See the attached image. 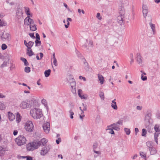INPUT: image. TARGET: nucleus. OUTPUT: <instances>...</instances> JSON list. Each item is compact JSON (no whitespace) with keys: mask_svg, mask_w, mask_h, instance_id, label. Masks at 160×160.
Instances as JSON below:
<instances>
[{"mask_svg":"<svg viewBox=\"0 0 160 160\" xmlns=\"http://www.w3.org/2000/svg\"><path fill=\"white\" fill-rule=\"evenodd\" d=\"M123 120H120L119 121H118L116 123H115L117 125L118 124H119V125H122L123 123Z\"/></svg>","mask_w":160,"mask_h":160,"instance_id":"39","label":"nucleus"},{"mask_svg":"<svg viewBox=\"0 0 160 160\" xmlns=\"http://www.w3.org/2000/svg\"><path fill=\"white\" fill-rule=\"evenodd\" d=\"M24 43L28 48H31L34 44V42L29 41H24Z\"/></svg>","mask_w":160,"mask_h":160,"instance_id":"10","label":"nucleus"},{"mask_svg":"<svg viewBox=\"0 0 160 160\" xmlns=\"http://www.w3.org/2000/svg\"><path fill=\"white\" fill-rule=\"evenodd\" d=\"M82 91L81 89H79L78 91V94L79 96L80 97L82 95Z\"/></svg>","mask_w":160,"mask_h":160,"instance_id":"45","label":"nucleus"},{"mask_svg":"<svg viewBox=\"0 0 160 160\" xmlns=\"http://www.w3.org/2000/svg\"><path fill=\"white\" fill-rule=\"evenodd\" d=\"M137 61L138 62L139 64H140L142 62L141 57L140 54L138 53L137 54Z\"/></svg>","mask_w":160,"mask_h":160,"instance_id":"25","label":"nucleus"},{"mask_svg":"<svg viewBox=\"0 0 160 160\" xmlns=\"http://www.w3.org/2000/svg\"><path fill=\"white\" fill-rule=\"evenodd\" d=\"M82 111V113H83V111H86L87 110V107L86 105L84 104L83 103L82 104V106L79 108Z\"/></svg>","mask_w":160,"mask_h":160,"instance_id":"26","label":"nucleus"},{"mask_svg":"<svg viewBox=\"0 0 160 160\" xmlns=\"http://www.w3.org/2000/svg\"><path fill=\"white\" fill-rule=\"evenodd\" d=\"M97 147V144L96 143L95 144L93 145V149H94L95 148H96Z\"/></svg>","mask_w":160,"mask_h":160,"instance_id":"64","label":"nucleus"},{"mask_svg":"<svg viewBox=\"0 0 160 160\" xmlns=\"http://www.w3.org/2000/svg\"><path fill=\"white\" fill-rule=\"evenodd\" d=\"M15 141L17 145L21 146L25 144L26 139L23 135H19L15 139Z\"/></svg>","mask_w":160,"mask_h":160,"instance_id":"4","label":"nucleus"},{"mask_svg":"<svg viewBox=\"0 0 160 160\" xmlns=\"http://www.w3.org/2000/svg\"><path fill=\"white\" fill-rule=\"evenodd\" d=\"M5 153V150L2 147H0V156L3 154Z\"/></svg>","mask_w":160,"mask_h":160,"instance_id":"31","label":"nucleus"},{"mask_svg":"<svg viewBox=\"0 0 160 160\" xmlns=\"http://www.w3.org/2000/svg\"><path fill=\"white\" fill-rule=\"evenodd\" d=\"M21 118L22 117L19 112H17L16 115V121L18 123H19L21 121Z\"/></svg>","mask_w":160,"mask_h":160,"instance_id":"19","label":"nucleus"},{"mask_svg":"<svg viewBox=\"0 0 160 160\" xmlns=\"http://www.w3.org/2000/svg\"><path fill=\"white\" fill-rule=\"evenodd\" d=\"M36 102L34 100L26 99L21 101L19 106L21 109H26L33 107Z\"/></svg>","mask_w":160,"mask_h":160,"instance_id":"1","label":"nucleus"},{"mask_svg":"<svg viewBox=\"0 0 160 160\" xmlns=\"http://www.w3.org/2000/svg\"><path fill=\"white\" fill-rule=\"evenodd\" d=\"M82 113H82L80 115V118L82 120L83 119V118L84 116V114H82Z\"/></svg>","mask_w":160,"mask_h":160,"instance_id":"59","label":"nucleus"},{"mask_svg":"<svg viewBox=\"0 0 160 160\" xmlns=\"http://www.w3.org/2000/svg\"><path fill=\"white\" fill-rule=\"evenodd\" d=\"M21 59L23 62H24L25 61H26V59L25 58H21Z\"/></svg>","mask_w":160,"mask_h":160,"instance_id":"63","label":"nucleus"},{"mask_svg":"<svg viewBox=\"0 0 160 160\" xmlns=\"http://www.w3.org/2000/svg\"><path fill=\"white\" fill-rule=\"evenodd\" d=\"M27 54L29 56H31L33 55L32 52L31 48H28L27 50Z\"/></svg>","mask_w":160,"mask_h":160,"instance_id":"28","label":"nucleus"},{"mask_svg":"<svg viewBox=\"0 0 160 160\" xmlns=\"http://www.w3.org/2000/svg\"><path fill=\"white\" fill-rule=\"evenodd\" d=\"M115 99L112 101L111 106L114 109L117 110L118 109V107L116 105V102H115Z\"/></svg>","mask_w":160,"mask_h":160,"instance_id":"21","label":"nucleus"},{"mask_svg":"<svg viewBox=\"0 0 160 160\" xmlns=\"http://www.w3.org/2000/svg\"><path fill=\"white\" fill-rule=\"evenodd\" d=\"M10 37V35L9 33H3L2 34V39H8Z\"/></svg>","mask_w":160,"mask_h":160,"instance_id":"17","label":"nucleus"},{"mask_svg":"<svg viewBox=\"0 0 160 160\" xmlns=\"http://www.w3.org/2000/svg\"><path fill=\"white\" fill-rule=\"evenodd\" d=\"M53 63L54 65L55 66H58V63H57V61L56 59H53Z\"/></svg>","mask_w":160,"mask_h":160,"instance_id":"46","label":"nucleus"},{"mask_svg":"<svg viewBox=\"0 0 160 160\" xmlns=\"http://www.w3.org/2000/svg\"><path fill=\"white\" fill-rule=\"evenodd\" d=\"M94 153L97 154L98 155H100L101 154V152L100 151H97L94 150Z\"/></svg>","mask_w":160,"mask_h":160,"instance_id":"57","label":"nucleus"},{"mask_svg":"<svg viewBox=\"0 0 160 160\" xmlns=\"http://www.w3.org/2000/svg\"><path fill=\"white\" fill-rule=\"evenodd\" d=\"M69 113L70 114V117L71 119H72L73 118V115H74V113L73 112L72 110H70L69 111Z\"/></svg>","mask_w":160,"mask_h":160,"instance_id":"40","label":"nucleus"},{"mask_svg":"<svg viewBox=\"0 0 160 160\" xmlns=\"http://www.w3.org/2000/svg\"><path fill=\"white\" fill-rule=\"evenodd\" d=\"M41 102L44 105L47 112H48L49 108L48 106L47 102L46 100L45 99H42L41 101Z\"/></svg>","mask_w":160,"mask_h":160,"instance_id":"13","label":"nucleus"},{"mask_svg":"<svg viewBox=\"0 0 160 160\" xmlns=\"http://www.w3.org/2000/svg\"><path fill=\"white\" fill-rule=\"evenodd\" d=\"M30 36L32 37V38L34 39L35 38V37L33 33H31L29 34Z\"/></svg>","mask_w":160,"mask_h":160,"instance_id":"58","label":"nucleus"},{"mask_svg":"<svg viewBox=\"0 0 160 160\" xmlns=\"http://www.w3.org/2000/svg\"><path fill=\"white\" fill-rule=\"evenodd\" d=\"M149 150L151 154L153 155L156 153V150L153 146L149 148Z\"/></svg>","mask_w":160,"mask_h":160,"instance_id":"22","label":"nucleus"},{"mask_svg":"<svg viewBox=\"0 0 160 160\" xmlns=\"http://www.w3.org/2000/svg\"><path fill=\"white\" fill-rule=\"evenodd\" d=\"M24 8L25 12L28 16H31V17L32 15L31 14L29 8L28 7H25Z\"/></svg>","mask_w":160,"mask_h":160,"instance_id":"20","label":"nucleus"},{"mask_svg":"<svg viewBox=\"0 0 160 160\" xmlns=\"http://www.w3.org/2000/svg\"><path fill=\"white\" fill-rule=\"evenodd\" d=\"M159 126L158 125H155L154 126V128L156 132H160V130L159 128Z\"/></svg>","mask_w":160,"mask_h":160,"instance_id":"33","label":"nucleus"},{"mask_svg":"<svg viewBox=\"0 0 160 160\" xmlns=\"http://www.w3.org/2000/svg\"><path fill=\"white\" fill-rule=\"evenodd\" d=\"M149 25L152 29L153 34H155L156 33V27L155 25L150 22L149 23Z\"/></svg>","mask_w":160,"mask_h":160,"instance_id":"16","label":"nucleus"},{"mask_svg":"<svg viewBox=\"0 0 160 160\" xmlns=\"http://www.w3.org/2000/svg\"><path fill=\"white\" fill-rule=\"evenodd\" d=\"M30 30L32 31H35L37 29L36 26L34 22L30 25Z\"/></svg>","mask_w":160,"mask_h":160,"instance_id":"23","label":"nucleus"},{"mask_svg":"<svg viewBox=\"0 0 160 160\" xmlns=\"http://www.w3.org/2000/svg\"><path fill=\"white\" fill-rule=\"evenodd\" d=\"M79 78L80 79H82L84 81H86V79L84 77H83L82 76H80L79 77Z\"/></svg>","mask_w":160,"mask_h":160,"instance_id":"55","label":"nucleus"},{"mask_svg":"<svg viewBox=\"0 0 160 160\" xmlns=\"http://www.w3.org/2000/svg\"><path fill=\"white\" fill-rule=\"evenodd\" d=\"M24 129L28 132H33L34 130V125L32 122L30 120L27 121L24 124Z\"/></svg>","mask_w":160,"mask_h":160,"instance_id":"3","label":"nucleus"},{"mask_svg":"<svg viewBox=\"0 0 160 160\" xmlns=\"http://www.w3.org/2000/svg\"><path fill=\"white\" fill-rule=\"evenodd\" d=\"M30 116L35 119H40L43 116L42 110L36 108H32L30 110Z\"/></svg>","mask_w":160,"mask_h":160,"instance_id":"2","label":"nucleus"},{"mask_svg":"<svg viewBox=\"0 0 160 160\" xmlns=\"http://www.w3.org/2000/svg\"><path fill=\"white\" fill-rule=\"evenodd\" d=\"M35 42L36 46H39L40 45V41H35Z\"/></svg>","mask_w":160,"mask_h":160,"instance_id":"48","label":"nucleus"},{"mask_svg":"<svg viewBox=\"0 0 160 160\" xmlns=\"http://www.w3.org/2000/svg\"><path fill=\"white\" fill-rule=\"evenodd\" d=\"M36 40H40V37L38 33H36Z\"/></svg>","mask_w":160,"mask_h":160,"instance_id":"50","label":"nucleus"},{"mask_svg":"<svg viewBox=\"0 0 160 160\" xmlns=\"http://www.w3.org/2000/svg\"><path fill=\"white\" fill-rule=\"evenodd\" d=\"M5 106L2 102H0V109L3 110L5 109Z\"/></svg>","mask_w":160,"mask_h":160,"instance_id":"30","label":"nucleus"},{"mask_svg":"<svg viewBox=\"0 0 160 160\" xmlns=\"http://www.w3.org/2000/svg\"><path fill=\"white\" fill-rule=\"evenodd\" d=\"M140 155L142 158H144L145 159H146V154L144 153L143 152H140Z\"/></svg>","mask_w":160,"mask_h":160,"instance_id":"32","label":"nucleus"},{"mask_svg":"<svg viewBox=\"0 0 160 160\" xmlns=\"http://www.w3.org/2000/svg\"><path fill=\"white\" fill-rule=\"evenodd\" d=\"M49 150V148L47 147H45L41 150L40 154L42 156H45Z\"/></svg>","mask_w":160,"mask_h":160,"instance_id":"9","label":"nucleus"},{"mask_svg":"<svg viewBox=\"0 0 160 160\" xmlns=\"http://www.w3.org/2000/svg\"><path fill=\"white\" fill-rule=\"evenodd\" d=\"M106 130L108 131V132L109 133L112 134H114V132L113 130V129L111 127H109V126L107 127V128L106 129Z\"/></svg>","mask_w":160,"mask_h":160,"instance_id":"24","label":"nucleus"},{"mask_svg":"<svg viewBox=\"0 0 160 160\" xmlns=\"http://www.w3.org/2000/svg\"><path fill=\"white\" fill-rule=\"evenodd\" d=\"M25 72L27 73H29L30 71V68L29 67H27L25 68Z\"/></svg>","mask_w":160,"mask_h":160,"instance_id":"34","label":"nucleus"},{"mask_svg":"<svg viewBox=\"0 0 160 160\" xmlns=\"http://www.w3.org/2000/svg\"><path fill=\"white\" fill-rule=\"evenodd\" d=\"M48 142L47 140L45 138L42 139L40 141L37 142V144L38 145V147L40 146H45L46 145V143Z\"/></svg>","mask_w":160,"mask_h":160,"instance_id":"8","label":"nucleus"},{"mask_svg":"<svg viewBox=\"0 0 160 160\" xmlns=\"http://www.w3.org/2000/svg\"><path fill=\"white\" fill-rule=\"evenodd\" d=\"M147 146L149 148H151L152 147V142L150 141H148L146 143Z\"/></svg>","mask_w":160,"mask_h":160,"instance_id":"35","label":"nucleus"},{"mask_svg":"<svg viewBox=\"0 0 160 160\" xmlns=\"http://www.w3.org/2000/svg\"><path fill=\"white\" fill-rule=\"evenodd\" d=\"M61 141V138H58V140H56V142L57 144H58Z\"/></svg>","mask_w":160,"mask_h":160,"instance_id":"56","label":"nucleus"},{"mask_svg":"<svg viewBox=\"0 0 160 160\" xmlns=\"http://www.w3.org/2000/svg\"><path fill=\"white\" fill-rule=\"evenodd\" d=\"M18 133V131L17 130H15L13 131V134L14 136H16L17 135Z\"/></svg>","mask_w":160,"mask_h":160,"instance_id":"54","label":"nucleus"},{"mask_svg":"<svg viewBox=\"0 0 160 160\" xmlns=\"http://www.w3.org/2000/svg\"><path fill=\"white\" fill-rule=\"evenodd\" d=\"M51 73V70L48 69L46 70L44 72L45 76L46 77H48L50 75Z\"/></svg>","mask_w":160,"mask_h":160,"instance_id":"27","label":"nucleus"},{"mask_svg":"<svg viewBox=\"0 0 160 160\" xmlns=\"http://www.w3.org/2000/svg\"><path fill=\"white\" fill-rule=\"evenodd\" d=\"M40 59H41L43 57V54L42 53L40 52Z\"/></svg>","mask_w":160,"mask_h":160,"instance_id":"62","label":"nucleus"},{"mask_svg":"<svg viewBox=\"0 0 160 160\" xmlns=\"http://www.w3.org/2000/svg\"><path fill=\"white\" fill-rule=\"evenodd\" d=\"M98 78L101 84H102L104 81L103 77L101 75L98 74Z\"/></svg>","mask_w":160,"mask_h":160,"instance_id":"18","label":"nucleus"},{"mask_svg":"<svg viewBox=\"0 0 160 160\" xmlns=\"http://www.w3.org/2000/svg\"><path fill=\"white\" fill-rule=\"evenodd\" d=\"M99 96L101 99L104 100V94L103 92H101L99 94Z\"/></svg>","mask_w":160,"mask_h":160,"instance_id":"37","label":"nucleus"},{"mask_svg":"<svg viewBox=\"0 0 160 160\" xmlns=\"http://www.w3.org/2000/svg\"><path fill=\"white\" fill-rule=\"evenodd\" d=\"M124 16L123 15H121L118 16L117 18V20L118 22L120 24H122L123 23V18Z\"/></svg>","mask_w":160,"mask_h":160,"instance_id":"15","label":"nucleus"},{"mask_svg":"<svg viewBox=\"0 0 160 160\" xmlns=\"http://www.w3.org/2000/svg\"><path fill=\"white\" fill-rule=\"evenodd\" d=\"M141 79L143 81H145L147 80V77L146 76L144 77V76L142 75H141Z\"/></svg>","mask_w":160,"mask_h":160,"instance_id":"47","label":"nucleus"},{"mask_svg":"<svg viewBox=\"0 0 160 160\" xmlns=\"http://www.w3.org/2000/svg\"><path fill=\"white\" fill-rule=\"evenodd\" d=\"M8 117L9 120L11 121H12L15 119V115L12 113L10 112H8Z\"/></svg>","mask_w":160,"mask_h":160,"instance_id":"14","label":"nucleus"},{"mask_svg":"<svg viewBox=\"0 0 160 160\" xmlns=\"http://www.w3.org/2000/svg\"><path fill=\"white\" fill-rule=\"evenodd\" d=\"M67 25H65V26L66 28H68V26L69 25L70 23L69 22V21L68 20H67Z\"/></svg>","mask_w":160,"mask_h":160,"instance_id":"52","label":"nucleus"},{"mask_svg":"<svg viewBox=\"0 0 160 160\" xmlns=\"http://www.w3.org/2000/svg\"><path fill=\"white\" fill-rule=\"evenodd\" d=\"M37 144V142H35L29 143L27 145V150L28 151H33L38 148V147Z\"/></svg>","mask_w":160,"mask_h":160,"instance_id":"5","label":"nucleus"},{"mask_svg":"<svg viewBox=\"0 0 160 160\" xmlns=\"http://www.w3.org/2000/svg\"><path fill=\"white\" fill-rule=\"evenodd\" d=\"M109 127H111L113 130L114 129L117 131H119L120 129L118 126L115 123L111 124L109 126Z\"/></svg>","mask_w":160,"mask_h":160,"instance_id":"12","label":"nucleus"},{"mask_svg":"<svg viewBox=\"0 0 160 160\" xmlns=\"http://www.w3.org/2000/svg\"><path fill=\"white\" fill-rule=\"evenodd\" d=\"M147 134V131L144 128L142 129V136H145Z\"/></svg>","mask_w":160,"mask_h":160,"instance_id":"36","label":"nucleus"},{"mask_svg":"<svg viewBox=\"0 0 160 160\" xmlns=\"http://www.w3.org/2000/svg\"><path fill=\"white\" fill-rule=\"evenodd\" d=\"M27 160H32V158L29 156H26Z\"/></svg>","mask_w":160,"mask_h":160,"instance_id":"51","label":"nucleus"},{"mask_svg":"<svg viewBox=\"0 0 160 160\" xmlns=\"http://www.w3.org/2000/svg\"><path fill=\"white\" fill-rule=\"evenodd\" d=\"M158 134H156L155 133L154 134V140L157 143V144H158Z\"/></svg>","mask_w":160,"mask_h":160,"instance_id":"38","label":"nucleus"},{"mask_svg":"<svg viewBox=\"0 0 160 160\" xmlns=\"http://www.w3.org/2000/svg\"><path fill=\"white\" fill-rule=\"evenodd\" d=\"M4 26H5V23L3 21H2L0 19V27H2Z\"/></svg>","mask_w":160,"mask_h":160,"instance_id":"43","label":"nucleus"},{"mask_svg":"<svg viewBox=\"0 0 160 160\" xmlns=\"http://www.w3.org/2000/svg\"><path fill=\"white\" fill-rule=\"evenodd\" d=\"M124 130L127 135H129L131 132L130 129L129 128H125Z\"/></svg>","mask_w":160,"mask_h":160,"instance_id":"29","label":"nucleus"},{"mask_svg":"<svg viewBox=\"0 0 160 160\" xmlns=\"http://www.w3.org/2000/svg\"><path fill=\"white\" fill-rule=\"evenodd\" d=\"M33 22V20L30 18L29 16L27 17L24 20V24L26 25H30Z\"/></svg>","mask_w":160,"mask_h":160,"instance_id":"7","label":"nucleus"},{"mask_svg":"<svg viewBox=\"0 0 160 160\" xmlns=\"http://www.w3.org/2000/svg\"><path fill=\"white\" fill-rule=\"evenodd\" d=\"M142 107L140 106H137L136 107V108L137 110H140L142 109Z\"/></svg>","mask_w":160,"mask_h":160,"instance_id":"53","label":"nucleus"},{"mask_svg":"<svg viewBox=\"0 0 160 160\" xmlns=\"http://www.w3.org/2000/svg\"><path fill=\"white\" fill-rule=\"evenodd\" d=\"M7 48V46L5 44H3L2 45V49L3 50H5Z\"/></svg>","mask_w":160,"mask_h":160,"instance_id":"42","label":"nucleus"},{"mask_svg":"<svg viewBox=\"0 0 160 160\" xmlns=\"http://www.w3.org/2000/svg\"><path fill=\"white\" fill-rule=\"evenodd\" d=\"M5 96L2 93H0V98H3L5 97Z\"/></svg>","mask_w":160,"mask_h":160,"instance_id":"60","label":"nucleus"},{"mask_svg":"<svg viewBox=\"0 0 160 160\" xmlns=\"http://www.w3.org/2000/svg\"><path fill=\"white\" fill-rule=\"evenodd\" d=\"M96 17L99 20H101L102 19V17L99 13H97Z\"/></svg>","mask_w":160,"mask_h":160,"instance_id":"41","label":"nucleus"},{"mask_svg":"<svg viewBox=\"0 0 160 160\" xmlns=\"http://www.w3.org/2000/svg\"><path fill=\"white\" fill-rule=\"evenodd\" d=\"M82 99H86L87 98V97H85L83 95H82L80 97Z\"/></svg>","mask_w":160,"mask_h":160,"instance_id":"61","label":"nucleus"},{"mask_svg":"<svg viewBox=\"0 0 160 160\" xmlns=\"http://www.w3.org/2000/svg\"><path fill=\"white\" fill-rule=\"evenodd\" d=\"M7 66V62H4L1 66V68H3L4 67Z\"/></svg>","mask_w":160,"mask_h":160,"instance_id":"49","label":"nucleus"},{"mask_svg":"<svg viewBox=\"0 0 160 160\" xmlns=\"http://www.w3.org/2000/svg\"><path fill=\"white\" fill-rule=\"evenodd\" d=\"M42 128L45 132L46 134L48 133L50 131V124L49 122H47L44 123Z\"/></svg>","mask_w":160,"mask_h":160,"instance_id":"6","label":"nucleus"},{"mask_svg":"<svg viewBox=\"0 0 160 160\" xmlns=\"http://www.w3.org/2000/svg\"><path fill=\"white\" fill-rule=\"evenodd\" d=\"M151 116V114L150 113H148L146 116V118H147L148 119H149Z\"/></svg>","mask_w":160,"mask_h":160,"instance_id":"44","label":"nucleus"},{"mask_svg":"<svg viewBox=\"0 0 160 160\" xmlns=\"http://www.w3.org/2000/svg\"><path fill=\"white\" fill-rule=\"evenodd\" d=\"M142 12L143 16L144 18H146L148 12V10L147 7L145 5H143L142 6Z\"/></svg>","mask_w":160,"mask_h":160,"instance_id":"11","label":"nucleus"}]
</instances>
